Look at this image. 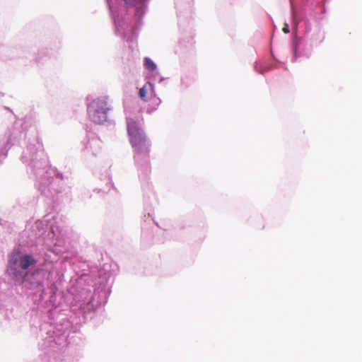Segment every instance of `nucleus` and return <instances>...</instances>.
<instances>
[{
  "mask_svg": "<svg viewBox=\"0 0 362 362\" xmlns=\"http://www.w3.org/2000/svg\"><path fill=\"white\" fill-rule=\"evenodd\" d=\"M36 263L37 260L31 255H22L19 250H13L8 260L6 273L16 284H21L25 277L23 270Z\"/></svg>",
  "mask_w": 362,
  "mask_h": 362,
  "instance_id": "1",
  "label": "nucleus"
},
{
  "mask_svg": "<svg viewBox=\"0 0 362 362\" xmlns=\"http://www.w3.org/2000/svg\"><path fill=\"white\" fill-rule=\"evenodd\" d=\"M127 127L130 144L136 155L134 158L137 160L141 156L148 152V144L136 121L132 118H127Z\"/></svg>",
  "mask_w": 362,
  "mask_h": 362,
  "instance_id": "2",
  "label": "nucleus"
},
{
  "mask_svg": "<svg viewBox=\"0 0 362 362\" xmlns=\"http://www.w3.org/2000/svg\"><path fill=\"white\" fill-rule=\"evenodd\" d=\"M111 110L106 97H100L93 100L88 107L90 119L95 124H103L107 120V113Z\"/></svg>",
  "mask_w": 362,
  "mask_h": 362,
  "instance_id": "3",
  "label": "nucleus"
},
{
  "mask_svg": "<svg viewBox=\"0 0 362 362\" xmlns=\"http://www.w3.org/2000/svg\"><path fill=\"white\" fill-rule=\"evenodd\" d=\"M151 88H152L151 83L149 82H147L145 83V85L142 88H141L139 89V97L143 100H144V101L147 100L146 93H147L148 89Z\"/></svg>",
  "mask_w": 362,
  "mask_h": 362,
  "instance_id": "4",
  "label": "nucleus"
},
{
  "mask_svg": "<svg viewBox=\"0 0 362 362\" xmlns=\"http://www.w3.org/2000/svg\"><path fill=\"white\" fill-rule=\"evenodd\" d=\"M144 66L149 71H154L156 69V64L148 57L144 59Z\"/></svg>",
  "mask_w": 362,
  "mask_h": 362,
  "instance_id": "5",
  "label": "nucleus"
},
{
  "mask_svg": "<svg viewBox=\"0 0 362 362\" xmlns=\"http://www.w3.org/2000/svg\"><path fill=\"white\" fill-rule=\"evenodd\" d=\"M298 43L297 41L293 42V62H295L298 58Z\"/></svg>",
  "mask_w": 362,
  "mask_h": 362,
  "instance_id": "6",
  "label": "nucleus"
},
{
  "mask_svg": "<svg viewBox=\"0 0 362 362\" xmlns=\"http://www.w3.org/2000/svg\"><path fill=\"white\" fill-rule=\"evenodd\" d=\"M144 1V0H124L125 4L130 6H134L137 2H142Z\"/></svg>",
  "mask_w": 362,
  "mask_h": 362,
  "instance_id": "7",
  "label": "nucleus"
},
{
  "mask_svg": "<svg viewBox=\"0 0 362 362\" xmlns=\"http://www.w3.org/2000/svg\"><path fill=\"white\" fill-rule=\"evenodd\" d=\"M283 31H284V33H289V29H288V25H285V26L283 28Z\"/></svg>",
  "mask_w": 362,
  "mask_h": 362,
  "instance_id": "8",
  "label": "nucleus"
}]
</instances>
